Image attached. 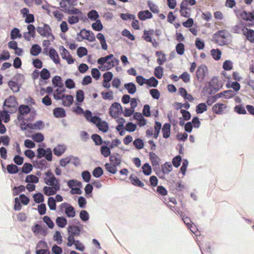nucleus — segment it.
Segmentation results:
<instances>
[{"instance_id": "obj_30", "label": "nucleus", "mask_w": 254, "mask_h": 254, "mask_svg": "<svg viewBox=\"0 0 254 254\" xmlns=\"http://www.w3.org/2000/svg\"><path fill=\"white\" fill-rule=\"evenodd\" d=\"M163 68L162 67L159 66L155 68L154 75L157 78L159 79L161 78L163 75Z\"/></svg>"}, {"instance_id": "obj_28", "label": "nucleus", "mask_w": 254, "mask_h": 254, "mask_svg": "<svg viewBox=\"0 0 254 254\" xmlns=\"http://www.w3.org/2000/svg\"><path fill=\"white\" fill-rule=\"evenodd\" d=\"M19 111L21 115H27L30 112V108L27 105H20Z\"/></svg>"}, {"instance_id": "obj_52", "label": "nucleus", "mask_w": 254, "mask_h": 254, "mask_svg": "<svg viewBox=\"0 0 254 254\" xmlns=\"http://www.w3.org/2000/svg\"><path fill=\"white\" fill-rule=\"evenodd\" d=\"M27 29L28 30L27 33H28L33 38H35V28L33 25L30 24L27 26Z\"/></svg>"}, {"instance_id": "obj_1", "label": "nucleus", "mask_w": 254, "mask_h": 254, "mask_svg": "<svg viewBox=\"0 0 254 254\" xmlns=\"http://www.w3.org/2000/svg\"><path fill=\"white\" fill-rule=\"evenodd\" d=\"M119 61L114 57L113 54H110L106 57H102L99 59L97 63L99 64H105L107 65V69H111L113 67L119 64Z\"/></svg>"}, {"instance_id": "obj_24", "label": "nucleus", "mask_w": 254, "mask_h": 254, "mask_svg": "<svg viewBox=\"0 0 254 254\" xmlns=\"http://www.w3.org/2000/svg\"><path fill=\"white\" fill-rule=\"evenodd\" d=\"M56 222L58 226L61 228L64 227L67 223L66 219L63 217H58Z\"/></svg>"}, {"instance_id": "obj_42", "label": "nucleus", "mask_w": 254, "mask_h": 254, "mask_svg": "<svg viewBox=\"0 0 254 254\" xmlns=\"http://www.w3.org/2000/svg\"><path fill=\"white\" fill-rule=\"evenodd\" d=\"M133 143L135 147L138 149H142L144 146L143 140L140 138L136 139Z\"/></svg>"}, {"instance_id": "obj_14", "label": "nucleus", "mask_w": 254, "mask_h": 254, "mask_svg": "<svg viewBox=\"0 0 254 254\" xmlns=\"http://www.w3.org/2000/svg\"><path fill=\"white\" fill-rule=\"evenodd\" d=\"M138 18L141 20H145L147 18H150L152 15L148 10L141 11L138 13Z\"/></svg>"}, {"instance_id": "obj_46", "label": "nucleus", "mask_w": 254, "mask_h": 254, "mask_svg": "<svg viewBox=\"0 0 254 254\" xmlns=\"http://www.w3.org/2000/svg\"><path fill=\"white\" fill-rule=\"evenodd\" d=\"M34 201L39 203L44 201V196L41 193H37L33 195Z\"/></svg>"}, {"instance_id": "obj_18", "label": "nucleus", "mask_w": 254, "mask_h": 254, "mask_svg": "<svg viewBox=\"0 0 254 254\" xmlns=\"http://www.w3.org/2000/svg\"><path fill=\"white\" fill-rule=\"evenodd\" d=\"M170 125L168 123L165 124L163 126L162 131L163 133V136L165 138L169 137L170 136Z\"/></svg>"}, {"instance_id": "obj_44", "label": "nucleus", "mask_w": 254, "mask_h": 254, "mask_svg": "<svg viewBox=\"0 0 254 254\" xmlns=\"http://www.w3.org/2000/svg\"><path fill=\"white\" fill-rule=\"evenodd\" d=\"M84 92L81 90H78L76 92V99L79 102H82L84 100Z\"/></svg>"}, {"instance_id": "obj_37", "label": "nucleus", "mask_w": 254, "mask_h": 254, "mask_svg": "<svg viewBox=\"0 0 254 254\" xmlns=\"http://www.w3.org/2000/svg\"><path fill=\"white\" fill-rule=\"evenodd\" d=\"M40 76L42 79L47 80L50 78V73L47 69L43 68L40 72Z\"/></svg>"}, {"instance_id": "obj_48", "label": "nucleus", "mask_w": 254, "mask_h": 254, "mask_svg": "<svg viewBox=\"0 0 254 254\" xmlns=\"http://www.w3.org/2000/svg\"><path fill=\"white\" fill-rule=\"evenodd\" d=\"M207 110L205 103H200L196 106V111L197 113H202Z\"/></svg>"}, {"instance_id": "obj_60", "label": "nucleus", "mask_w": 254, "mask_h": 254, "mask_svg": "<svg viewBox=\"0 0 254 254\" xmlns=\"http://www.w3.org/2000/svg\"><path fill=\"white\" fill-rule=\"evenodd\" d=\"M150 93L154 99H158L160 97V93L157 89H152L150 90Z\"/></svg>"}, {"instance_id": "obj_45", "label": "nucleus", "mask_w": 254, "mask_h": 254, "mask_svg": "<svg viewBox=\"0 0 254 254\" xmlns=\"http://www.w3.org/2000/svg\"><path fill=\"white\" fill-rule=\"evenodd\" d=\"M103 173V169L100 167L96 168L92 172L93 175L96 178L100 177Z\"/></svg>"}, {"instance_id": "obj_41", "label": "nucleus", "mask_w": 254, "mask_h": 254, "mask_svg": "<svg viewBox=\"0 0 254 254\" xmlns=\"http://www.w3.org/2000/svg\"><path fill=\"white\" fill-rule=\"evenodd\" d=\"M48 204L51 210L56 209V200L52 197H50L48 199Z\"/></svg>"}, {"instance_id": "obj_5", "label": "nucleus", "mask_w": 254, "mask_h": 254, "mask_svg": "<svg viewBox=\"0 0 254 254\" xmlns=\"http://www.w3.org/2000/svg\"><path fill=\"white\" fill-rule=\"evenodd\" d=\"M44 127V124L41 121L36 122L34 124L28 123L27 124L26 127H23L21 125V129L26 130L27 128H29L32 129H41Z\"/></svg>"}, {"instance_id": "obj_4", "label": "nucleus", "mask_w": 254, "mask_h": 254, "mask_svg": "<svg viewBox=\"0 0 254 254\" xmlns=\"http://www.w3.org/2000/svg\"><path fill=\"white\" fill-rule=\"evenodd\" d=\"M120 110H122V107L121 105L117 102L113 103L109 109V112L110 115L116 118L119 113Z\"/></svg>"}, {"instance_id": "obj_38", "label": "nucleus", "mask_w": 254, "mask_h": 254, "mask_svg": "<svg viewBox=\"0 0 254 254\" xmlns=\"http://www.w3.org/2000/svg\"><path fill=\"white\" fill-rule=\"evenodd\" d=\"M91 138L93 140L97 145H101L103 143L101 136L98 134H94L91 136Z\"/></svg>"}, {"instance_id": "obj_62", "label": "nucleus", "mask_w": 254, "mask_h": 254, "mask_svg": "<svg viewBox=\"0 0 254 254\" xmlns=\"http://www.w3.org/2000/svg\"><path fill=\"white\" fill-rule=\"evenodd\" d=\"M91 74L93 78L98 79L100 75V72L97 68H93L91 71Z\"/></svg>"}, {"instance_id": "obj_25", "label": "nucleus", "mask_w": 254, "mask_h": 254, "mask_svg": "<svg viewBox=\"0 0 254 254\" xmlns=\"http://www.w3.org/2000/svg\"><path fill=\"white\" fill-rule=\"evenodd\" d=\"M22 36L20 33L19 30L17 28H13L10 33V38L11 39L14 40L16 39L17 37L21 38Z\"/></svg>"}, {"instance_id": "obj_33", "label": "nucleus", "mask_w": 254, "mask_h": 254, "mask_svg": "<svg viewBox=\"0 0 254 254\" xmlns=\"http://www.w3.org/2000/svg\"><path fill=\"white\" fill-rule=\"evenodd\" d=\"M92 28L98 31H101L103 29V25L100 20H97L95 23L92 24Z\"/></svg>"}, {"instance_id": "obj_47", "label": "nucleus", "mask_w": 254, "mask_h": 254, "mask_svg": "<svg viewBox=\"0 0 254 254\" xmlns=\"http://www.w3.org/2000/svg\"><path fill=\"white\" fill-rule=\"evenodd\" d=\"M211 53L213 58L216 60H219L220 58L221 55V52L218 49H212L211 51Z\"/></svg>"}, {"instance_id": "obj_19", "label": "nucleus", "mask_w": 254, "mask_h": 254, "mask_svg": "<svg viewBox=\"0 0 254 254\" xmlns=\"http://www.w3.org/2000/svg\"><path fill=\"white\" fill-rule=\"evenodd\" d=\"M124 87L129 94H134L136 91V86L132 82L125 84Z\"/></svg>"}, {"instance_id": "obj_13", "label": "nucleus", "mask_w": 254, "mask_h": 254, "mask_svg": "<svg viewBox=\"0 0 254 254\" xmlns=\"http://www.w3.org/2000/svg\"><path fill=\"white\" fill-rule=\"evenodd\" d=\"M63 104L64 106H69L73 101V98L71 95H65L62 96Z\"/></svg>"}, {"instance_id": "obj_21", "label": "nucleus", "mask_w": 254, "mask_h": 254, "mask_svg": "<svg viewBox=\"0 0 254 254\" xmlns=\"http://www.w3.org/2000/svg\"><path fill=\"white\" fill-rule=\"evenodd\" d=\"M52 83L55 86L60 88L64 87V83L62 82V78L60 76H55L52 79Z\"/></svg>"}, {"instance_id": "obj_26", "label": "nucleus", "mask_w": 254, "mask_h": 254, "mask_svg": "<svg viewBox=\"0 0 254 254\" xmlns=\"http://www.w3.org/2000/svg\"><path fill=\"white\" fill-rule=\"evenodd\" d=\"M65 212L69 217H73L75 215L74 208L72 206L69 205L66 207Z\"/></svg>"}, {"instance_id": "obj_2", "label": "nucleus", "mask_w": 254, "mask_h": 254, "mask_svg": "<svg viewBox=\"0 0 254 254\" xmlns=\"http://www.w3.org/2000/svg\"><path fill=\"white\" fill-rule=\"evenodd\" d=\"M46 177L44 179L45 183L49 186L56 187V185L60 187L59 180L54 176L51 172L48 171L46 173Z\"/></svg>"}, {"instance_id": "obj_61", "label": "nucleus", "mask_w": 254, "mask_h": 254, "mask_svg": "<svg viewBox=\"0 0 254 254\" xmlns=\"http://www.w3.org/2000/svg\"><path fill=\"white\" fill-rule=\"evenodd\" d=\"M223 67L225 70H229L232 69V63L230 61L227 60L224 63Z\"/></svg>"}, {"instance_id": "obj_49", "label": "nucleus", "mask_w": 254, "mask_h": 254, "mask_svg": "<svg viewBox=\"0 0 254 254\" xmlns=\"http://www.w3.org/2000/svg\"><path fill=\"white\" fill-rule=\"evenodd\" d=\"M77 54L79 57L81 58L87 54V50L84 47H79L77 51Z\"/></svg>"}, {"instance_id": "obj_53", "label": "nucleus", "mask_w": 254, "mask_h": 254, "mask_svg": "<svg viewBox=\"0 0 254 254\" xmlns=\"http://www.w3.org/2000/svg\"><path fill=\"white\" fill-rule=\"evenodd\" d=\"M43 219L44 222L47 224L50 228H53L54 226V224L49 217L45 216L43 217Z\"/></svg>"}, {"instance_id": "obj_32", "label": "nucleus", "mask_w": 254, "mask_h": 254, "mask_svg": "<svg viewBox=\"0 0 254 254\" xmlns=\"http://www.w3.org/2000/svg\"><path fill=\"white\" fill-rule=\"evenodd\" d=\"M25 181L27 183H37L39 182V179L34 175H30L26 177Z\"/></svg>"}, {"instance_id": "obj_23", "label": "nucleus", "mask_w": 254, "mask_h": 254, "mask_svg": "<svg viewBox=\"0 0 254 254\" xmlns=\"http://www.w3.org/2000/svg\"><path fill=\"white\" fill-rule=\"evenodd\" d=\"M149 157L153 166L158 165L159 164V158L153 152L149 153Z\"/></svg>"}, {"instance_id": "obj_15", "label": "nucleus", "mask_w": 254, "mask_h": 254, "mask_svg": "<svg viewBox=\"0 0 254 254\" xmlns=\"http://www.w3.org/2000/svg\"><path fill=\"white\" fill-rule=\"evenodd\" d=\"M54 115L56 118H63L65 116L64 110L61 108H56L54 110Z\"/></svg>"}, {"instance_id": "obj_8", "label": "nucleus", "mask_w": 254, "mask_h": 254, "mask_svg": "<svg viewBox=\"0 0 254 254\" xmlns=\"http://www.w3.org/2000/svg\"><path fill=\"white\" fill-rule=\"evenodd\" d=\"M17 105V103L14 96H10L4 101L3 103V106H6L8 108H14L16 107Z\"/></svg>"}, {"instance_id": "obj_22", "label": "nucleus", "mask_w": 254, "mask_h": 254, "mask_svg": "<svg viewBox=\"0 0 254 254\" xmlns=\"http://www.w3.org/2000/svg\"><path fill=\"white\" fill-rule=\"evenodd\" d=\"M98 128L102 131L106 132L109 129V127L107 123L105 121H101L98 125H97Z\"/></svg>"}, {"instance_id": "obj_16", "label": "nucleus", "mask_w": 254, "mask_h": 254, "mask_svg": "<svg viewBox=\"0 0 254 254\" xmlns=\"http://www.w3.org/2000/svg\"><path fill=\"white\" fill-rule=\"evenodd\" d=\"M50 58L53 60L56 64L60 63V59L58 54L54 49H51L49 52Z\"/></svg>"}, {"instance_id": "obj_54", "label": "nucleus", "mask_w": 254, "mask_h": 254, "mask_svg": "<svg viewBox=\"0 0 254 254\" xmlns=\"http://www.w3.org/2000/svg\"><path fill=\"white\" fill-rule=\"evenodd\" d=\"M105 167L106 169L111 173L115 174L117 171L116 166H112L109 163L106 164Z\"/></svg>"}, {"instance_id": "obj_39", "label": "nucleus", "mask_w": 254, "mask_h": 254, "mask_svg": "<svg viewBox=\"0 0 254 254\" xmlns=\"http://www.w3.org/2000/svg\"><path fill=\"white\" fill-rule=\"evenodd\" d=\"M8 86L10 89L14 92H17L19 90V87L17 84L12 81H9L8 82Z\"/></svg>"}, {"instance_id": "obj_51", "label": "nucleus", "mask_w": 254, "mask_h": 254, "mask_svg": "<svg viewBox=\"0 0 254 254\" xmlns=\"http://www.w3.org/2000/svg\"><path fill=\"white\" fill-rule=\"evenodd\" d=\"M153 33V30H149V31H147V30H144V39L147 42H152V39H151V37H150V35L151 34H152Z\"/></svg>"}, {"instance_id": "obj_56", "label": "nucleus", "mask_w": 254, "mask_h": 254, "mask_svg": "<svg viewBox=\"0 0 254 254\" xmlns=\"http://www.w3.org/2000/svg\"><path fill=\"white\" fill-rule=\"evenodd\" d=\"M184 45L183 43H180L176 46V51L179 55H183L184 53Z\"/></svg>"}, {"instance_id": "obj_31", "label": "nucleus", "mask_w": 254, "mask_h": 254, "mask_svg": "<svg viewBox=\"0 0 254 254\" xmlns=\"http://www.w3.org/2000/svg\"><path fill=\"white\" fill-rule=\"evenodd\" d=\"M33 166L30 163H25L22 168V172L25 174L30 173L32 170Z\"/></svg>"}, {"instance_id": "obj_17", "label": "nucleus", "mask_w": 254, "mask_h": 254, "mask_svg": "<svg viewBox=\"0 0 254 254\" xmlns=\"http://www.w3.org/2000/svg\"><path fill=\"white\" fill-rule=\"evenodd\" d=\"M118 154L112 155L110 157V162L113 166H117L119 165L121 162V159L118 157Z\"/></svg>"}, {"instance_id": "obj_36", "label": "nucleus", "mask_w": 254, "mask_h": 254, "mask_svg": "<svg viewBox=\"0 0 254 254\" xmlns=\"http://www.w3.org/2000/svg\"><path fill=\"white\" fill-rule=\"evenodd\" d=\"M101 153L105 157H107L111 154L110 147L103 146L101 147Z\"/></svg>"}, {"instance_id": "obj_9", "label": "nucleus", "mask_w": 254, "mask_h": 254, "mask_svg": "<svg viewBox=\"0 0 254 254\" xmlns=\"http://www.w3.org/2000/svg\"><path fill=\"white\" fill-rule=\"evenodd\" d=\"M68 232L70 234L68 238H71L74 236L77 237L79 235L80 232L79 228L76 226H71L68 228Z\"/></svg>"}, {"instance_id": "obj_11", "label": "nucleus", "mask_w": 254, "mask_h": 254, "mask_svg": "<svg viewBox=\"0 0 254 254\" xmlns=\"http://www.w3.org/2000/svg\"><path fill=\"white\" fill-rule=\"evenodd\" d=\"M62 10L65 13H67L68 14H74L78 16H81L82 15V12L80 11V10L73 7H72L71 8L68 7L66 9H63Z\"/></svg>"}, {"instance_id": "obj_20", "label": "nucleus", "mask_w": 254, "mask_h": 254, "mask_svg": "<svg viewBox=\"0 0 254 254\" xmlns=\"http://www.w3.org/2000/svg\"><path fill=\"white\" fill-rule=\"evenodd\" d=\"M41 48L37 44L32 46L30 49V53L32 55L37 56L41 52Z\"/></svg>"}, {"instance_id": "obj_58", "label": "nucleus", "mask_w": 254, "mask_h": 254, "mask_svg": "<svg viewBox=\"0 0 254 254\" xmlns=\"http://www.w3.org/2000/svg\"><path fill=\"white\" fill-rule=\"evenodd\" d=\"M79 215L81 219L84 221H86L89 219V215L86 210H82Z\"/></svg>"}, {"instance_id": "obj_50", "label": "nucleus", "mask_w": 254, "mask_h": 254, "mask_svg": "<svg viewBox=\"0 0 254 254\" xmlns=\"http://www.w3.org/2000/svg\"><path fill=\"white\" fill-rule=\"evenodd\" d=\"M143 173L146 175H149L151 173V167L148 163H145L142 167Z\"/></svg>"}, {"instance_id": "obj_43", "label": "nucleus", "mask_w": 254, "mask_h": 254, "mask_svg": "<svg viewBox=\"0 0 254 254\" xmlns=\"http://www.w3.org/2000/svg\"><path fill=\"white\" fill-rule=\"evenodd\" d=\"M33 139L37 142H41L44 140V136L41 133H37L32 136Z\"/></svg>"}, {"instance_id": "obj_3", "label": "nucleus", "mask_w": 254, "mask_h": 254, "mask_svg": "<svg viewBox=\"0 0 254 254\" xmlns=\"http://www.w3.org/2000/svg\"><path fill=\"white\" fill-rule=\"evenodd\" d=\"M37 31L41 36L43 37H49L50 36H51L52 40L54 39V37L51 33V29L50 27L47 24H44L42 27H37Z\"/></svg>"}, {"instance_id": "obj_29", "label": "nucleus", "mask_w": 254, "mask_h": 254, "mask_svg": "<svg viewBox=\"0 0 254 254\" xmlns=\"http://www.w3.org/2000/svg\"><path fill=\"white\" fill-rule=\"evenodd\" d=\"M130 180L133 185L137 186L140 187H143L144 184L136 177H133L132 175L130 176Z\"/></svg>"}, {"instance_id": "obj_63", "label": "nucleus", "mask_w": 254, "mask_h": 254, "mask_svg": "<svg viewBox=\"0 0 254 254\" xmlns=\"http://www.w3.org/2000/svg\"><path fill=\"white\" fill-rule=\"evenodd\" d=\"M79 17L77 15L70 16L68 17V22L71 24L76 23L79 21Z\"/></svg>"}, {"instance_id": "obj_12", "label": "nucleus", "mask_w": 254, "mask_h": 254, "mask_svg": "<svg viewBox=\"0 0 254 254\" xmlns=\"http://www.w3.org/2000/svg\"><path fill=\"white\" fill-rule=\"evenodd\" d=\"M243 34L246 36L247 39L251 43L254 42V31L246 28L243 30Z\"/></svg>"}, {"instance_id": "obj_59", "label": "nucleus", "mask_w": 254, "mask_h": 254, "mask_svg": "<svg viewBox=\"0 0 254 254\" xmlns=\"http://www.w3.org/2000/svg\"><path fill=\"white\" fill-rule=\"evenodd\" d=\"M82 177L85 182H89L90 180L91 175L88 171H85L82 173Z\"/></svg>"}, {"instance_id": "obj_40", "label": "nucleus", "mask_w": 254, "mask_h": 254, "mask_svg": "<svg viewBox=\"0 0 254 254\" xmlns=\"http://www.w3.org/2000/svg\"><path fill=\"white\" fill-rule=\"evenodd\" d=\"M99 16L98 12L95 10H92L88 13V18L92 20H96Z\"/></svg>"}, {"instance_id": "obj_27", "label": "nucleus", "mask_w": 254, "mask_h": 254, "mask_svg": "<svg viewBox=\"0 0 254 254\" xmlns=\"http://www.w3.org/2000/svg\"><path fill=\"white\" fill-rule=\"evenodd\" d=\"M65 151V147L62 145H58L53 150L54 153L58 156H61Z\"/></svg>"}, {"instance_id": "obj_35", "label": "nucleus", "mask_w": 254, "mask_h": 254, "mask_svg": "<svg viewBox=\"0 0 254 254\" xmlns=\"http://www.w3.org/2000/svg\"><path fill=\"white\" fill-rule=\"evenodd\" d=\"M158 81L154 77L150 78L149 79L146 80L145 83L149 86L156 87L158 84Z\"/></svg>"}, {"instance_id": "obj_6", "label": "nucleus", "mask_w": 254, "mask_h": 254, "mask_svg": "<svg viewBox=\"0 0 254 254\" xmlns=\"http://www.w3.org/2000/svg\"><path fill=\"white\" fill-rule=\"evenodd\" d=\"M207 71V67L205 66L201 65L198 67L196 72V75L198 81L200 82L202 81Z\"/></svg>"}, {"instance_id": "obj_55", "label": "nucleus", "mask_w": 254, "mask_h": 254, "mask_svg": "<svg viewBox=\"0 0 254 254\" xmlns=\"http://www.w3.org/2000/svg\"><path fill=\"white\" fill-rule=\"evenodd\" d=\"M101 94L102 95V97L104 99H109L112 100L113 99V93L112 91H110L108 92H102Z\"/></svg>"}, {"instance_id": "obj_57", "label": "nucleus", "mask_w": 254, "mask_h": 254, "mask_svg": "<svg viewBox=\"0 0 254 254\" xmlns=\"http://www.w3.org/2000/svg\"><path fill=\"white\" fill-rule=\"evenodd\" d=\"M172 169V165L167 163H165L162 167L163 172L164 174H168L170 171H171Z\"/></svg>"}, {"instance_id": "obj_64", "label": "nucleus", "mask_w": 254, "mask_h": 254, "mask_svg": "<svg viewBox=\"0 0 254 254\" xmlns=\"http://www.w3.org/2000/svg\"><path fill=\"white\" fill-rule=\"evenodd\" d=\"M182 158L180 156H177L173 159V165L176 167H178L180 165Z\"/></svg>"}, {"instance_id": "obj_10", "label": "nucleus", "mask_w": 254, "mask_h": 254, "mask_svg": "<svg viewBox=\"0 0 254 254\" xmlns=\"http://www.w3.org/2000/svg\"><path fill=\"white\" fill-rule=\"evenodd\" d=\"M181 10L180 12L182 16L185 17H190V12L188 10L190 9L187 7V3L186 2H182L180 5Z\"/></svg>"}, {"instance_id": "obj_7", "label": "nucleus", "mask_w": 254, "mask_h": 254, "mask_svg": "<svg viewBox=\"0 0 254 254\" xmlns=\"http://www.w3.org/2000/svg\"><path fill=\"white\" fill-rule=\"evenodd\" d=\"M60 189V187L56 185V187H45L43 188L44 193L47 195L50 196L56 193L58 190Z\"/></svg>"}, {"instance_id": "obj_34", "label": "nucleus", "mask_w": 254, "mask_h": 254, "mask_svg": "<svg viewBox=\"0 0 254 254\" xmlns=\"http://www.w3.org/2000/svg\"><path fill=\"white\" fill-rule=\"evenodd\" d=\"M7 170L10 174H15L18 172V168L17 166L14 164L8 165Z\"/></svg>"}]
</instances>
